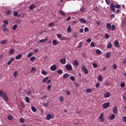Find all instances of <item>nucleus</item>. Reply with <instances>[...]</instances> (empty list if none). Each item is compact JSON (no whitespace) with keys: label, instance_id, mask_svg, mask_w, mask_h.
Instances as JSON below:
<instances>
[{"label":"nucleus","instance_id":"obj_1","mask_svg":"<svg viewBox=\"0 0 126 126\" xmlns=\"http://www.w3.org/2000/svg\"><path fill=\"white\" fill-rule=\"evenodd\" d=\"M0 97H2V99H3L4 101L7 103L8 102V96L7 94L5 93H3L2 90L0 91Z\"/></svg>","mask_w":126,"mask_h":126},{"label":"nucleus","instance_id":"obj_2","mask_svg":"<svg viewBox=\"0 0 126 126\" xmlns=\"http://www.w3.org/2000/svg\"><path fill=\"white\" fill-rule=\"evenodd\" d=\"M52 81L51 80H49V77H46L43 78L42 80V83H47V84H50Z\"/></svg>","mask_w":126,"mask_h":126},{"label":"nucleus","instance_id":"obj_3","mask_svg":"<svg viewBox=\"0 0 126 126\" xmlns=\"http://www.w3.org/2000/svg\"><path fill=\"white\" fill-rule=\"evenodd\" d=\"M65 68H66V70H72V66L71 64L68 63L65 65Z\"/></svg>","mask_w":126,"mask_h":126},{"label":"nucleus","instance_id":"obj_4","mask_svg":"<svg viewBox=\"0 0 126 126\" xmlns=\"http://www.w3.org/2000/svg\"><path fill=\"white\" fill-rule=\"evenodd\" d=\"M99 121L101 123L104 122L105 121V118H104V113H102L99 116Z\"/></svg>","mask_w":126,"mask_h":126},{"label":"nucleus","instance_id":"obj_5","mask_svg":"<svg viewBox=\"0 0 126 126\" xmlns=\"http://www.w3.org/2000/svg\"><path fill=\"white\" fill-rule=\"evenodd\" d=\"M102 107L103 109H108L110 107V102H106L103 104Z\"/></svg>","mask_w":126,"mask_h":126},{"label":"nucleus","instance_id":"obj_6","mask_svg":"<svg viewBox=\"0 0 126 126\" xmlns=\"http://www.w3.org/2000/svg\"><path fill=\"white\" fill-rule=\"evenodd\" d=\"M82 70L84 71L85 74H88V69L86 68V67H85V66H83L82 67Z\"/></svg>","mask_w":126,"mask_h":126},{"label":"nucleus","instance_id":"obj_7","mask_svg":"<svg viewBox=\"0 0 126 126\" xmlns=\"http://www.w3.org/2000/svg\"><path fill=\"white\" fill-rule=\"evenodd\" d=\"M115 6L114 5V3H111L110 4V9L112 10V11H113V12H115L116 11V10H115Z\"/></svg>","mask_w":126,"mask_h":126},{"label":"nucleus","instance_id":"obj_8","mask_svg":"<svg viewBox=\"0 0 126 126\" xmlns=\"http://www.w3.org/2000/svg\"><path fill=\"white\" fill-rule=\"evenodd\" d=\"M56 69H57V65L55 64L52 65L50 67V70H51V71H55Z\"/></svg>","mask_w":126,"mask_h":126},{"label":"nucleus","instance_id":"obj_9","mask_svg":"<svg viewBox=\"0 0 126 126\" xmlns=\"http://www.w3.org/2000/svg\"><path fill=\"white\" fill-rule=\"evenodd\" d=\"M60 62L61 63H62V64H65V63H66V60H65V58L60 59Z\"/></svg>","mask_w":126,"mask_h":126},{"label":"nucleus","instance_id":"obj_10","mask_svg":"<svg viewBox=\"0 0 126 126\" xmlns=\"http://www.w3.org/2000/svg\"><path fill=\"white\" fill-rule=\"evenodd\" d=\"M113 113L115 114V115H116V114L118 113V107L117 106H115L113 108Z\"/></svg>","mask_w":126,"mask_h":126},{"label":"nucleus","instance_id":"obj_11","mask_svg":"<svg viewBox=\"0 0 126 126\" xmlns=\"http://www.w3.org/2000/svg\"><path fill=\"white\" fill-rule=\"evenodd\" d=\"M111 96V94L109 92H106L104 95V98H109V97Z\"/></svg>","mask_w":126,"mask_h":126},{"label":"nucleus","instance_id":"obj_12","mask_svg":"<svg viewBox=\"0 0 126 126\" xmlns=\"http://www.w3.org/2000/svg\"><path fill=\"white\" fill-rule=\"evenodd\" d=\"M46 119L48 120V121H50V120H51V119H53V117H52V115L51 114H48L47 115V117L46 118Z\"/></svg>","mask_w":126,"mask_h":126},{"label":"nucleus","instance_id":"obj_13","mask_svg":"<svg viewBox=\"0 0 126 126\" xmlns=\"http://www.w3.org/2000/svg\"><path fill=\"white\" fill-rule=\"evenodd\" d=\"M114 46H115V47H118V48L120 47V43H119L118 40H115L114 41Z\"/></svg>","mask_w":126,"mask_h":126},{"label":"nucleus","instance_id":"obj_14","mask_svg":"<svg viewBox=\"0 0 126 126\" xmlns=\"http://www.w3.org/2000/svg\"><path fill=\"white\" fill-rule=\"evenodd\" d=\"M111 24L108 23L106 24V28L108 29L109 31H111Z\"/></svg>","mask_w":126,"mask_h":126},{"label":"nucleus","instance_id":"obj_15","mask_svg":"<svg viewBox=\"0 0 126 126\" xmlns=\"http://www.w3.org/2000/svg\"><path fill=\"white\" fill-rule=\"evenodd\" d=\"M21 58H22V54H18L17 56H16V60H20Z\"/></svg>","mask_w":126,"mask_h":126},{"label":"nucleus","instance_id":"obj_16","mask_svg":"<svg viewBox=\"0 0 126 126\" xmlns=\"http://www.w3.org/2000/svg\"><path fill=\"white\" fill-rule=\"evenodd\" d=\"M73 64L75 66H77V65L79 64V63H78V61H77V60H75L73 62Z\"/></svg>","mask_w":126,"mask_h":126},{"label":"nucleus","instance_id":"obj_17","mask_svg":"<svg viewBox=\"0 0 126 126\" xmlns=\"http://www.w3.org/2000/svg\"><path fill=\"white\" fill-rule=\"evenodd\" d=\"M7 40H6V39L1 41L0 42V44H1L2 45H4V44H7Z\"/></svg>","mask_w":126,"mask_h":126},{"label":"nucleus","instance_id":"obj_18","mask_svg":"<svg viewBox=\"0 0 126 126\" xmlns=\"http://www.w3.org/2000/svg\"><path fill=\"white\" fill-rule=\"evenodd\" d=\"M14 61V58H11L10 61L8 62L7 64L8 65H10L11 64V63Z\"/></svg>","mask_w":126,"mask_h":126},{"label":"nucleus","instance_id":"obj_19","mask_svg":"<svg viewBox=\"0 0 126 126\" xmlns=\"http://www.w3.org/2000/svg\"><path fill=\"white\" fill-rule=\"evenodd\" d=\"M7 118L9 121H12L13 120V117H12V116L11 115H9Z\"/></svg>","mask_w":126,"mask_h":126},{"label":"nucleus","instance_id":"obj_20","mask_svg":"<svg viewBox=\"0 0 126 126\" xmlns=\"http://www.w3.org/2000/svg\"><path fill=\"white\" fill-rule=\"evenodd\" d=\"M79 21L82 23H84V24L86 23V20L84 19H82V18L79 19Z\"/></svg>","mask_w":126,"mask_h":126},{"label":"nucleus","instance_id":"obj_21","mask_svg":"<svg viewBox=\"0 0 126 126\" xmlns=\"http://www.w3.org/2000/svg\"><path fill=\"white\" fill-rule=\"evenodd\" d=\"M35 7H36V6L35 5L32 4L30 6V9H31V10H33V9H34V8H35Z\"/></svg>","mask_w":126,"mask_h":126},{"label":"nucleus","instance_id":"obj_22","mask_svg":"<svg viewBox=\"0 0 126 126\" xmlns=\"http://www.w3.org/2000/svg\"><path fill=\"white\" fill-rule=\"evenodd\" d=\"M9 54L10 55H13V54H14V49H10V51H9Z\"/></svg>","mask_w":126,"mask_h":126},{"label":"nucleus","instance_id":"obj_23","mask_svg":"<svg viewBox=\"0 0 126 126\" xmlns=\"http://www.w3.org/2000/svg\"><path fill=\"white\" fill-rule=\"evenodd\" d=\"M52 43L53 46H57V45H58V41L55 39L52 41Z\"/></svg>","mask_w":126,"mask_h":126},{"label":"nucleus","instance_id":"obj_24","mask_svg":"<svg viewBox=\"0 0 126 126\" xmlns=\"http://www.w3.org/2000/svg\"><path fill=\"white\" fill-rule=\"evenodd\" d=\"M46 41H48V38H46L44 39H41L39 40L40 43H45V42H46Z\"/></svg>","mask_w":126,"mask_h":126},{"label":"nucleus","instance_id":"obj_25","mask_svg":"<svg viewBox=\"0 0 126 126\" xmlns=\"http://www.w3.org/2000/svg\"><path fill=\"white\" fill-rule=\"evenodd\" d=\"M96 54H97V55H101V54H102V51H101L100 50L97 49L95 51Z\"/></svg>","mask_w":126,"mask_h":126},{"label":"nucleus","instance_id":"obj_26","mask_svg":"<svg viewBox=\"0 0 126 126\" xmlns=\"http://www.w3.org/2000/svg\"><path fill=\"white\" fill-rule=\"evenodd\" d=\"M67 32L68 33H70L71 32V28L70 27V26H69L67 29Z\"/></svg>","mask_w":126,"mask_h":126},{"label":"nucleus","instance_id":"obj_27","mask_svg":"<svg viewBox=\"0 0 126 126\" xmlns=\"http://www.w3.org/2000/svg\"><path fill=\"white\" fill-rule=\"evenodd\" d=\"M111 30H112V31H115V30H116V26H115V25H113L111 26Z\"/></svg>","mask_w":126,"mask_h":126},{"label":"nucleus","instance_id":"obj_28","mask_svg":"<svg viewBox=\"0 0 126 126\" xmlns=\"http://www.w3.org/2000/svg\"><path fill=\"white\" fill-rule=\"evenodd\" d=\"M82 43H83V41L79 42L77 46L78 49H80V48H81V47L82 46Z\"/></svg>","mask_w":126,"mask_h":126},{"label":"nucleus","instance_id":"obj_29","mask_svg":"<svg viewBox=\"0 0 126 126\" xmlns=\"http://www.w3.org/2000/svg\"><path fill=\"white\" fill-rule=\"evenodd\" d=\"M106 59H109L111 57V53L107 52L106 54Z\"/></svg>","mask_w":126,"mask_h":126},{"label":"nucleus","instance_id":"obj_30","mask_svg":"<svg viewBox=\"0 0 126 126\" xmlns=\"http://www.w3.org/2000/svg\"><path fill=\"white\" fill-rule=\"evenodd\" d=\"M112 43H111V42L109 43L107 45V48L108 49H111V48H112Z\"/></svg>","mask_w":126,"mask_h":126},{"label":"nucleus","instance_id":"obj_31","mask_svg":"<svg viewBox=\"0 0 126 126\" xmlns=\"http://www.w3.org/2000/svg\"><path fill=\"white\" fill-rule=\"evenodd\" d=\"M59 12L62 14V15H63V16H65L66 15V14L63 12V11L60 10L59 11Z\"/></svg>","mask_w":126,"mask_h":126},{"label":"nucleus","instance_id":"obj_32","mask_svg":"<svg viewBox=\"0 0 126 126\" xmlns=\"http://www.w3.org/2000/svg\"><path fill=\"white\" fill-rule=\"evenodd\" d=\"M31 109H32V112H33L34 113H35V112H36V111H37V109L34 106H32Z\"/></svg>","mask_w":126,"mask_h":126},{"label":"nucleus","instance_id":"obj_33","mask_svg":"<svg viewBox=\"0 0 126 126\" xmlns=\"http://www.w3.org/2000/svg\"><path fill=\"white\" fill-rule=\"evenodd\" d=\"M13 75L14 77H16L17 75H18V72L17 71H15L13 73Z\"/></svg>","mask_w":126,"mask_h":126},{"label":"nucleus","instance_id":"obj_34","mask_svg":"<svg viewBox=\"0 0 126 126\" xmlns=\"http://www.w3.org/2000/svg\"><path fill=\"white\" fill-rule=\"evenodd\" d=\"M63 77L64 79L67 78V77H68V74L67 73H65L63 75Z\"/></svg>","mask_w":126,"mask_h":126},{"label":"nucleus","instance_id":"obj_35","mask_svg":"<svg viewBox=\"0 0 126 126\" xmlns=\"http://www.w3.org/2000/svg\"><path fill=\"white\" fill-rule=\"evenodd\" d=\"M97 80L100 82L102 81V80H103V78H102V76L99 75L97 78Z\"/></svg>","mask_w":126,"mask_h":126},{"label":"nucleus","instance_id":"obj_36","mask_svg":"<svg viewBox=\"0 0 126 126\" xmlns=\"http://www.w3.org/2000/svg\"><path fill=\"white\" fill-rule=\"evenodd\" d=\"M25 100H26V102L27 103H30V99H29V97L26 96V97H25Z\"/></svg>","mask_w":126,"mask_h":126},{"label":"nucleus","instance_id":"obj_37","mask_svg":"<svg viewBox=\"0 0 126 126\" xmlns=\"http://www.w3.org/2000/svg\"><path fill=\"white\" fill-rule=\"evenodd\" d=\"M41 74H43V75H47L48 73H47V72H46L45 70H43L41 71Z\"/></svg>","mask_w":126,"mask_h":126},{"label":"nucleus","instance_id":"obj_38","mask_svg":"<svg viewBox=\"0 0 126 126\" xmlns=\"http://www.w3.org/2000/svg\"><path fill=\"white\" fill-rule=\"evenodd\" d=\"M49 101H48V102L46 103H44L43 104V107H48L49 106Z\"/></svg>","mask_w":126,"mask_h":126},{"label":"nucleus","instance_id":"obj_39","mask_svg":"<svg viewBox=\"0 0 126 126\" xmlns=\"http://www.w3.org/2000/svg\"><path fill=\"white\" fill-rule=\"evenodd\" d=\"M36 59V57H32L30 58V61L31 62H34L35 61V59Z\"/></svg>","mask_w":126,"mask_h":126},{"label":"nucleus","instance_id":"obj_40","mask_svg":"<svg viewBox=\"0 0 126 126\" xmlns=\"http://www.w3.org/2000/svg\"><path fill=\"white\" fill-rule=\"evenodd\" d=\"M110 120H114L115 119V115L112 114L111 116L109 117Z\"/></svg>","mask_w":126,"mask_h":126},{"label":"nucleus","instance_id":"obj_41","mask_svg":"<svg viewBox=\"0 0 126 126\" xmlns=\"http://www.w3.org/2000/svg\"><path fill=\"white\" fill-rule=\"evenodd\" d=\"M33 52H30L28 54V58H31V56L33 55Z\"/></svg>","mask_w":126,"mask_h":126},{"label":"nucleus","instance_id":"obj_42","mask_svg":"<svg viewBox=\"0 0 126 126\" xmlns=\"http://www.w3.org/2000/svg\"><path fill=\"white\" fill-rule=\"evenodd\" d=\"M92 92V89H87L86 90V92L87 93H91Z\"/></svg>","mask_w":126,"mask_h":126},{"label":"nucleus","instance_id":"obj_43","mask_svg":"<svg viewBox=\"0 0 126 126\" xmlns=\"http://www.w3.org/2000/svg\"><path fill=\"white\" fill-rule=\"evenodd\" d=\"M60 40L62 41H64L66 40V38L64 36H61V38L60 39Z\"/></svg>","mask_w":126,"mask_h":126},{"label":"nucleus","instance_id":"obj_44","mask_svg":"<svg viewBox=\"0 0 126 126\" xmlns=\"http://www.w3.org/2000/svg\"><path fill=\"white\" fill-rule=\"evenodd\" d=\"M3 24H4L5 25H8V21L7 20H4V21H3Z\"/></svg>","mask_w":126,"mask_h":126},{"label":"nucleus","instance_id":"obj_45","mask_svg":"<svg viewBox=\"0 0 126 126\" xmlns=\"http://www.w3.org/2000/svg\"><path fill=\"white\" fill-rule=\"evenodd\" d=\"M70 80H71L72 81H74V80H75V77H74V76H72L70 77Z\"/></svg>","mask_w":126,"mask_h":126},{"label":"nucleus","instance_id":"obj_46","mask_svg":"<svg viewBox=\"0 0 126 126\" xmlns=\"http://www.w3.org/2000/svg\"><path fill=\"white\" fill-rule=\"evenodd\" d=\"M63 71V70H58L57 71V73L59 74H62Z\"/></svg>","mask_w":126,"mask_h":126},{"label":"nucleus","instance_id":"obj_47","mask_svg":"<svg viewBox=\"0 0 126 126\" xmlns=\"http://www.w3.org/2000/svg\"><path fill=\"white\" fill-rule=\"evenodd\" d=\"M17 29V25H14L12 27L13 30H16Z\"/></svg>","mask_w":126,"mask_h":126},{"label":"nucleus","instance_id":"obj_48","mask_svg":"<svg viewBox=\"0 0 126 126\" xmlns=\"http://www.w3.org/2000/svg\"><path fill=\"white\" fill-rule=\"evenodd\" d=\"M54 25H55V23H54L53 22H52L49 24V27H53Z\"/></svg>","mask_w":126,"mask_h":126},{"label":"nucleus","instance_id":"obj_49","mask_svg":"<svg viewBox=\"0 0 126 126\" xmlns=\"http://www.w3.org/2000/svg\"><path fill=\"white\" fill-rule=\"evenodd\" d=\"M104 37L105 38V39H109V38H110V36L109 35V34L108 33H106L105 34Z\"/></svg>","mask_w":126,"mask_h":126},{"label":"nucleus","instance_id":"obj_50","mask_svg":"<svg viewBox=\"0 0 126 126\" xmlns=\"http://www.w3.org/2000/svg\"><path fill=\"white\" fill-rule=\"evenodd\" d=\"M93 67H94V68H97V66H98V65H97V63H94L93 64Z\"/></svg>","mask_w":126,"mask_h":126},{"label":"nucleus","instance_id":"obj_51","mask_svg":"<svg viewBox=\"0 0 126 126\" xmlns=\"http://www.w3.org/2000/svg\"><path fill=\"white\" fill-rule=\"evenodd\" d=\"M52 88V87H51L50 85H48L47 88V91H50Z\"/></svg>","mask_w":126,"mask_h":126},{"label":"nucleus","instance_id":"obj_52","mask_svg":"<svg viewBox=\"0 0 126 126\" xmlns=\"http://www.w3.org/2000/svg\"><path fill=\"white\" fill-rule=\"evenodd\" d=\"M80 11L81 12H84V11H85V8L84 7L81 8Z\"/></svg>","mask_w":126,"mask_h":126},{"label":"nucleus","instance_id":"obj_53","mask_svg":"<svg viewBox=\"0 0 126 126\" xmlns=\"http://www.w3.org/2000/svg\"><path fill=\"white\" fill-rule=\"evenodd\" d=\"M27 93L28 96H31V95H32V92H31V91H29Z\"/></svg>","mask_w":126,"mask_h":126},{"label":"nucleus","instance_id":"obj_54","mask_svg":"<svg viewBox=\"0 0 126 126\" xmlns=\"http://www.w3.org/2000/svg\"><path fill=\"white\" fill-rule=\"evenodd\" d=\"M60 100L61 102H63V96H61L60 97Z\"/></svg>","mask_w":126,"mask_h":126},{"label":"nucleus","instance_id":"obj_55","mask_svg":"<svg viewBox=\"0 0 126 126\" xmlns=\"http://www.w3.org/2000/svg\"><path fill=\"white\" fill-rule=\"evenodd\" d=\"M34 71H36V68L35 67H32L31 69V72H34Z\"/></svg>","mask_w":126,"mask_h":126},{"label":"nucleus","instance_id":"obj_56","mask_svg":"<svg viewBox=\"0 0 126 126\" xmlns=\"http://www.w3.org/2000/svg\"><path fill=\"white\" fill-rule=\"evenodd\" d=\"M96 88H99L100 87V83H97L95 85Z\"/></svg>","mask_w":126,"mask_h":126},{"label":"nucleus","instance_id":"obj_57","mask_svg":"<svg viewBox=\"0 0 126 126\" xmlns=\"http://www.w3.org/2000/svg\"><path fill=\"white\" fill-rule=\"evenodd\" d=\"M57 37L58 38V39H61V38L62 37V34H61V33H58L57 34Z\"/></svg>","mask_w":126,"mask_h":126},{"label":"nucleus","instance_id":"obj_58","mask_svg":"<svg viewBox=\"0 0 126 126\" xmlns=\"http://www.w3.org/2000/svg\"><path fill=\"white\" fill-rule=\"evenodd\" d=\"M20 122L21 124H23L24 123V119H23V118H21L20 119Z\"/></svg>","mask_w":126,"mask_h":126},{"label":"nucleus","instance_id":"obj_59","mask_svg":"<svg viewBox=\"0 0 126 126\" xmlns=\"http://www.w3.org/2000/svg\"><path fill=\"white\" fill-rule=\"evenodd\" d=\"M10 12H11V11L10 10H9L6 12V14L8 15L9 14H10Z\"/></svg>","mask_w":126,"mask_h":126},{"label":"nucleus","instance_id":"obj_60","mask_svg":"<svg viewBox=\"0 0 126 126\" xmlns=\"http://www.w3.org/2000/svg\"><path fill=\"white\" fill-rule=\"evenodd\" d=\"M116 8H120L121 7V5H119L118 4H116V5L115 6Z\"/></svg>","mask_w":126,"mask_h":126},{"label":"nucleus","instance_id":"obj_61","mask_svg":"<svg viewBox=\"0 0 126 126\" xmlns=\"http://www.w3.org/2000/svg\"><path fill=\"white\" fill-rule=\"evenodd\" d=\"M121 87H122L123 88L124 87H125L126 86V84L124 83H122L121 84Z\"/></svg>","mask_w":126,"mask_h":126},{"label":"nucleus","instance_id":"obj_62","mask_svg":"<svg viewBox=\"0 0 126 126\" xmlns=\"http://www.w3.org/2000/svg\"><path fill=\"white\" fill-rule=\"evenodd\" d=\"M85 32H88L89 31V29L87 27L85 28L84 29Z\"/></svg>","mask_w":126,"mask_h":126},{"label":"nucleus","instance_id":"obj_63","mask_svg":"<svg viewBox=\"0 0 126 126\" xmlns=\"http://www.w3.org/2000/svg\"><path fill=\"white\" fill-rule=\"evenodd\" d=\"M94 10L95 11H99V7H98L97 6H96L94 8Z\"/></svg>","mask_w":126,"mask_h":126},{"label":"nucleus","instance_id":"obj_64","mask_svg":"<svg viewBox=\"0 0 126 126\" xmlns=\"http://www.w3.org/2000/svg\"><path fill=\"white\" fill-rule=\"evenodd\" d=\"M18 15V13L17 12H14V16H17Z\"/></svg>","mask_w":126,"mask_h":126}]
</instances>
